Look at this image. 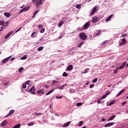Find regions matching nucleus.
Masks as SVG:
<instances>
[{"label":"nucleus","instance_id":"nucleus-1","mask_svg":"<svg viewBox=\"0 0 128 128\" xmlns=\"http://www.w3.org/2000/svg\"><path fill=\"white\" fill-rule=\"evenodd\" d=\"M79 38L80 40H86L88 38V36H86L84 32H81L79 34Z\"/></svg>","mask_w":128,"mask_h":128},{"label":"nucleus","instance_id":"nucleus-2","mask_svg":"<svg viewBox=\"0 0 128 128\" xmlns=\"http://www.w3.org/2000/svg\"><path fill=\"white\" fill-rule=\"evenodd\" d=\"M32 2L34 4H35L38 8L42 4V0H32Z\"/></svg>","mask_w":128,"mask_h":128},{"label":"nucleus","instance_id":"nucleus-3","mask_svg":"<svg viewBox=\"0 0 128 128\" xmlns=\"http://www.w3.org/2000/svg\"><path fill=\"white\" fill-rule=\"evenodd\" d=\"M46 92V90L44 88H41L39 90H38L36 92V94H37V96H42L43 94H44Z\"/></svg>","mask_w":128,"mask_h":128},{"label":"nucleus","instance_id":"nucleus-4","mask_svg":"<svg viewBox=\"0 0 128 128\" xmlns=\"http://www.w3.org/2000/svg\"><path fill=\"white\" fill-rule=\"evenodd\" d=\"M124 66L126 65H122L120 67H117L116 69L114 70V74H118V70H122V68H124Z\"/></svg>","mask_w":128,"mask_h":128},{"label":"nucleus","instance_id":"nucleus-5","mask_svg":"<svg viewBox=\"0 0 128 128\" xmlns=\"http://www.w3.org/2000/svg\"><path fill=\"white\" fill-rule=\"evenodd\" d=\"M29 92H31V94H36V87H34V86H33L30 89Z\"/></svg>","mask_w":128,"mask_h":128},{"label":"nucleus","instance_id":"nucleus-6","mask_svg":"<svg viewBox=\"0 0 128 128\" xmlns=\"http://www.w3.org/2000/svg\"><path fill=\"white\" fill-rule=\"evenodd\" d=\"M12 56H10L9 57H8L7 58L4 59L2 61V64H6V62H8V60H10V58H12Z\"/></svg>","mask_w":128,"mask_h":128},{"label":"nucleus","instance_id":"nucleus-7","mask_svg":"<svg viewBox=\"0 0 128 128\" xmlns=\"http://www.w3.org/2000/svg\"><path fill=\"white\" fill-rule=\"evenodd\" d=\"M126 44V38L122 39V42L120 44V46H124Z\"/></svg>","mask_w":128,"mask_h":128},{"label":"nucleus","instance_id":"nucleus-8","mask_svg":"<svg viewBox=\"0 0 128 128\" xmlns=\"http://www.w3.org/2000/svg\"><path fill=\"white\" fill-rule=\"evenodd\" d=\"M97 22H98V16H94V17L92 19V22L96 24Z\"/></svg>","mask_w":128,"mask_h":128},{"label":"nucleus","instance_id":"nucleus-9","mask_svg":"<svg viewBox=\"0 0 128 128\" xmlns=\"http://www.w3.org/2000/svg\"><path fill=\"white\" fill-rule=\"evenodd\" d=\"M97 8H98L96 6H95L93 8L92 12H91V14H90V16H93V14H96V12Z\"/></svg>","mask_w":128,"mask_h":128},{"label":"nucleus","instance_id":"nucleus-10","mask_svg":"<svg viewBox=\"0 0 128 128\" xmlns=\"http://www.w3.org/2000/svg\"><path fill=\"white\" fill-rule=\"evenodd\" d=\"M90 28V23L88 22H87L84 26V28L82 29V30H88Z\"/></svg>","mask_w":128,"mask_h":128},{"label":"nucleus","instance_id":"nucleus-11","mask_svg":"<svg viewBox=\"0 0 128 128\" xmlns=\"http://www.w3.org/2000/svg\"><path fill=\"white\" fill-rule=\"evenodd\" d=\"M114 122H109L104 125V128H108L110 126H114Z\"/></svg>","mask_w":128,"mask_h":128},{"label":"nucleus","instance_id":"nucleus-12","mask_svg":"<svg viewBox=\"0 0 128 128\" xmlns=\"http://www.w3.org/2000/svg\"><path fill=\"white\" fill-rule=\"evenodd\" d=\"M14 112V110H12L9 112V113L5 116V118H8V116H12V114Z\"/></svg>","mask_w":128,"mask_h":128},{"label":"nucleus","instance_id":"nucleus-13","mask_svg":"<svg viewBox=\"0 0 128 128\" xmlns=\"http://www.w3.org/2000/svg\"><path fill=\"white\" fill-rule=\"evenodd\" d=\"M14 31H11L6 36H5V38H10V36L11 34H14Z\"/></svg>","mask_w":128,"mask_h":128},{"label":"nucleus","instance_id":"nucleus-14","mask_svg":"<svg viewBox=\"0 0 128 128\" xmlns=\"http://www.w3.org/2000/svg\"><path fill=\"white\" fill-rule=\"evenodd\" d=\"M112 16H114V14H111L110 15L106 20V22H110V20H112Z\"/></svg>","mask_w":128,"mask_h":128},{"label":"nucleus","instance_id":"nucleus-15","mask_svg":"<svg viewBox=\"0 0 128 128\" xmlns=\"http://www.w3.org/2000/svg\"><path fill=\"white\" fill-rule=\"evenodd\" d=\"M6 124H8V121L6 120H4L0 124L1 126H6Z\"/></svg>","mask_w":128,"mask_h":128},{"label":"nucleus","instance_id":"nucleus-16","mask_svg":"<svg viewBox=\"0 0 128 128\" xmlns=\"http://www.w3.org/2000/svg\"><path fill=\"white\" fill-rule=\"evenodd\" d=\"M55 90H56V88H54V89L51 90L50 91H49L48 92H47L46 94V96H48L49 94H52V92H54Z\"/></svg>","mask_w":128,"mask_h":128},{"label":"nucleus","instance_id":"nucleus-17","mask_svg":"<svg viewBox=\"0 0 128 128\" xmlns=\"http://www.w3.org/2000/svg\"><path fill=\"white\" fill-rule=\"evenodd\" d=\"M72 65H69L66 69V70H72Z\"/></svg>","mask_w":128,"mask_h":128},{"label":"nucleus","instance_id":"nucleus-18","mask_svg":"<svg viewBox=\"0 0 128 128\" xmlns=\"http://www.w3.org/2000/svg\"><path fill=\"white\" fill-rule=\"evenodd\" d=\"M68 86L67 84H64L62 86L58 87V90H64L65 86Z\"/></svg>","mask_w":128,"mask_h":128},{"label":"nucleus","instance_id":"nucleus-19","mask_svg":"<svg viewBox=\"0 0 128 128\" xmlns=\"http://www.w3.org/2000/svg\"><path fill=\"white\" fill-rule=\"evenodd\" d=\"M70 124V122H67L63 124V128H66V126H68Z\"/></svg>","mask_w":128,"mask_h":128},{"label":"nucleus","instance_id":"nucleus-20","mask_svg":"<svg viewBox=\"0 0 128 128\" xmlns=\"http://www.w3.org/2000/svg\"><path fill=\"white\" fill-rule=\"evenodd\" d=\"M64 24V21H60V22L58 24V26L59 28H60V26H62Z\"/></svg>","mask_w":128,"mask_h":128},{"label":"nucleus","instance_id":"nucleus-21","mask_svg":"<svg viewBox=\"0 0 128 128\" xmlns=\"http://www.w3.org/2000/svg\"><path fill=\"white\" fill-rule=\"evenodd\" d=\"M116 115H114L112 116L108 120V122H110V120H114V118H116Z\"/></svg>","mask_w":128,"mask_h":128},{"label":"nucleus","instance_id":"nucleus-22","mask_svg":"<svg viewBox=\"0 0 128 128\" xmlns=\"http://www.w3.org/2000/svg\"><path fill=\"white\" fill-rule=\"evenodd\" d=\"M4 16H6V18H10V13L5 12L4 14Z\"/></svg>","mask_w":128,"mask_h":128},{"label":"nucleus","instance_id":"nucleus-23","mask_svg":"<svg viewBox=\"0 0 128 128\" xmlns=\"http://www.w3.org/2000/svg\"><path fill=\"white\" fill-rule=\"evenodd\" d=\"M36 34V32H34L32 34H31V38H36L38 34Z\"/></svg>","mask_w":128,"mask_h":128},{"label":"nucleus","instance_id":"nucleus-24","mask_svg":"<svg viewBox=\"0 0 128 128\" xmlns=\"http://www.w3.org/2000/svg\"><path fill=\"white\" fill-rule=\"evenodd\" d=\"M124 90H121L116 96V98H118V96H120V94H122V92H124Z\"/></svg>","mask_w":128,"mask_h":128},{"label":"nucleus","instance_id":"nucleus-25","mask_svg":"<svg viewBox=\"0 0 128 128\" xmlns=\"http://www.w3.org/2000/svg\"><path fill=\"white\" fill-rule=\"evenodd\" d=\"M20 128V124H18L14 126V128Z\"/></svg>","mask_w":128,"mask_h":128},{"label":"nucleus","instance_id":"nucleus-26","mask_svg":"<svg viewBox=\"0 0 128 128\" xmlns=\"http://www.w3.org/2000/svg\"><path fill=\"white\" fill-rule=\"evenodd\" d=\"M44 50V47L42 46L38 47V52H40Z\"/></svg>","mask_w":128,"mask_h":128},{"label":"nucleus","instance_id":"nucleus-27","mask_svg":"<svg viewBox=\"0 0 128 128\" xmlns=\"http://www.w3.org/2000/svg\"><path fill=\"white\" fill-rule=\"evenodd\" d=\"M28 58V56L24 55V56L20 58V60H26Z\"/></svg>","mask_w":128,"mask_h":128},{"label":"nucleus","instance_id":"nucleus-28","mask_svg":"<svg viewBox=\"0 0 128 128\" xmlns=\"http://www.w3.org/2000/svg\"><path fill=\"white\" fill-rule=\"evenodd\" d=\"M28 10H30V8H28V7H24L23 8V10H24V12H28Z\"/></svg>","mask_w":128,"mask_h":128},{"label":"nucleus","instance_id":"nucleus-29","mask_svg":"<svg viewBox=\"0 0 128 128\" xmlns=\"http://www.w3.org/2000/svg\"><path fill=\"white\" fill-rule=\"evenodd\" d=\"M34 122H30L28 124V126H34Z\"/></svg>","mask_w":128,"mask_h":128},{"label":"nucleus","instance_id":"nucleus-30","mask_svg":"<svg viewBox=\"0 0 128 128\" xmlns=\"http://www.w3.org/2000/svg\"><path fill=\"white\" fill-rule=\"evenodd\" d=\"M116 104V100H113L110 102L109 104V106H112V104Z\"/></svg>","mask_w":128,"mask_h":128},{"label":"nucleus","instance_id":"nucleus-31","mask_svg":"<svg viewBox=\"0 0 128 128\" xmlns=\"http://www.w3.org/2000/svg\"><path fill=\"white\" fill-rule=\"evenodd\" d=\"M24 68L21 67L18 69V72H22V70H24Z\"/></svg>","mask_w":128,"mask_h":128},{"label":"nucleus","instance_id":"nucleus-32","mask_svg":"<svg viewBox=\"0 0 128 128\" xmlns=\"http://www.w3.org/2000/svg\"><path fill=\"white\" fill-rule=\"evenodd\" d=\"M82 124H84V121H80V122H79V124H78V126H82Z\"/></svg>","mask_w":128,"mask_h":128},{"label":"nucleus","instance_id":"nucleus-33","mask_svg":"<svg viewBox=\"0 0 128 128\" xmlns=\"http://www.w3.org/2000/svg\"><path fill=\"white\" fill-rule=\"evenodd\" d=\"M44 30H46V29H45L44 28H42L40 30V34H44Z\"/></svg>","mask_w":128,"mask_h":128},{"label":"nucleus","instance_id":"nucleus-34","mask_svg":"<svg viewBox=\"0 0 128 128\" xmlns=\"http://www.w3.org/2000/svg\"><path fill=\"white\" fill-rule=\"evenodd\" d=\"M38 10H36L34 13V15L32 16V18H34L36 16V14H38Z\"/></svg>","mask_w":128,"mask_h":128},{"label":"nucleus","instance_id":"nucleus-35","mask_svg":"<svg viewBox=\"0 0 128 128\" xmlns=\"http://www.w3.org/2000/svg\"><path fill=\"white\" fill-rule=\"evenodd\" d=\"M68 76V74L66 72H64L62 74L63 76Z\"/></svg>","mask_w":128,"mask_h":128},{"label":"nucleus","instance_id":"nucleus-36","mask_svg":"<svg viewBox=\"0 0 128 128\" xmlns=\"http://www.w3.org/2000/svg\"><path fill=\"white\" fill-rule=\"evenodd\" d=\"M76 106H82V102H78L76 104Z\"/></svg>","mask_w":128,"mask_h":128},{"label":"nucleus","instance_id":"nucleus-37","mask_svg":"<svg viewBox=\"0 0 128 128\" xmlns=\"http://www.w3.org/2000/svg\"><path fill=\"white\" fill-rule=\"evenodd\" d=\"M82 6V4H77L76 6V8H80V7Z\"/></svg>","mask_w":128,"mask_h":128},{"label":"nucleus","instance_id":"nucleus-38","mask_svg":"<svg viewBox=\"0 0 128 128\" xmlns=\"http://www.w3.org/2000/svg\"><path fill=\"white\" fill-rule=\"evenodd\" d=\"M106 95L105 94L101 98L100 100H104V98H106Z\"/></svg>","mask_w":128,"mask_h":128},{"label":"nucleus","instance_id":"nucleus-39","mask_svg":"<svg viewBox=\"0 0 128 128\" xmlns=\"http://www.w3.org/2000/svg\"><path fill=\"white\" fill-rule=\"evenodd\" d=\"M34 116H42V113L34 112Z\"/></svg>","mask_w":128,"mask_h":128},{"label":"nucleus","instance_id":"nucleus-40","mask_svg":"<svg viewBox=\"0 0 128 128\" xmlns=\"http://www.w3.org/2000/svg\"><path fill=\"white\" fill-rule=\"evenodd\" d=\"M4 22L0 21V26H4Z\"/></svg>","mask_w":128,"mask_h":128},{"label":"nucleus","instance_id":"nucleus-41","mask_svg":"<svg viewBox=\"0 0 128 128\" xmlns=\"http://www.w3.org/2000/svg\"><path fill=\"white\" fill-rule=\"evenodd\" d=\"M62 98V96H56V98L57 99H60Z\"/></svg>","mask_w":128,"mask_h":128},{"label":"nucleus","instance_id":"nucleus-42","mask_svg":"<svg viewBox=\"0 0 128 128\" xmlns=\"http://www.w3.org/2000/svg\"><path fill=\"white\" fill-rule=\"evenodd\" d=\"M43 27H44V26H43L42 24H39V25L38 26V28H42Z\"/></svg>","mask_w":128,"mask_h":128},{"label":"nucleus","instance_id":"nucleus-43","mask_svg":"<svg viewBox=\"0 0 128 128\" xmlns=\"http://www.w3.org/2000/svg\"><path fill=\"white\" fill-rule=\"evenodd\" d=\"M22 88H26V84H22Z\"/></svg>","mask_w":128,"mask_h":128},{"label":"nucleus","instance_id":"nucleus-44","mask_svg":"<svg viewBox=\"0 0 128 128\" xmlns=\"http://www.w3.org/2000/svg\"><path fill=\"white\" fill-rule=\"evenodd\" d=\"M9 84H10V82H8L6 83H4V86H8Z\"/></svg>","mask_w":128,"mask_h":128},{"label":"nucleus","instance_id":"nucleus-45","mask_svg":"<svg viewBox=\"0 0 128 128\" xmlns=\"http://www.w3.org/2000/svg\"><path fill=\"white\" fill-rule=\"evenodd\" d=\"M98 82V78H96L92 82Z\"/></svg>","mask_w":128,"mask_h":128},{"label":"nucleus","instance_id":"nucleus-46","mask_svg":"<svg viewBox=\"0 0 128 128\" xmlns=\"http://www.w3.org/2000/svg\"><path fill=\"white\" fill-rule=\"evenodd\" d=\"M30 84V81L28 80L26 82V84Z\"/></svg>","mask_w":128,"mask_h":128},{"label":"nucleus","instance_id":"nucleus-47","mask_svg":"<svg viewBox=\"0 0 128 128\" xmlns=\"http://www.w3.org/2000/svg\"><path fill=\"white\" fill-rule=\"evenodd\" d=\"M22 30V28H19L15 32V34H16V32H20Z\"/></svg>","mask_w":128,"mask_h":128},{"label":"nucleus","instance_id":"nucleus-48","mask_svg":"<svg viewBox=\"0 0 128 128\" xmlns=\"http://www.w3.org/2000/svg\"><path fill=\"white\" fill-rule=\"evenodd\" d=\"M94 84H91L90 85V88H94Z\"/></svg>","mask_w":128,"mask_h":128},{"label":"nucleus","instance_id":"nucleus-49","mask_svg":"<svg viewBox=\"0 0 128 128\" xmlns=\"http://www.w3.org/2000/svg\"><path fill=\"white\" fill-rule=\"evenodd\" d=\"M101 100H102L101 99H100V100H97L98 104H102Z\"/></svg>","mask_w":128,"mask_h":128},{"label":"nucleus","instance_id":"nucleus-50","mask_svg":"<svg viewBox=\"0 0 128 128\" xmlns=\"http://www.w3.org/2000/svg\"><path fill=\"white\" fill-rule=\"evenodd\" d=\"M58 82V81L56 80H54L52 81V84H56Z\"/></svg>","mask_w":128,"mask_h":128},{"label":"nucleus","instance_id":"nucleus-51","mask_svg":"<svg viewBox=\"0 0 128 128\" xmlns=\"http://www.w3.org/2000/svg\"><path fill=\"white\" fill-rule=\"evenodd\" d=\"M96 36H100V32H98L96 33Z\"/></svg>","mask_w":128,"mask_h":128},{"label":"nucleus","instance_id":"nucleus-52","mask_svg":"<svg viewBox=\"0 0 128 128\" xmlns=\"http://www.w3.org/2000/svg\"><path fill=\"white\" fill-rule=\"evenodd\" d=\"M128 34H125L122 35V37L124 38V36H126Z\"/></svg>","mask_w":128,"mask_h":128},{"label":"nucleus","instance_id":"nucleus-53","mask_svg":"<svg viewBox=\"0 0 128 128\" xmlns=\"http://www.w3.org/2000/svg\"><path fill=\"white\" fill-rule=\"evenodd\" d=\"M126 104V102H124L122 103V106H124Z\"/></svg>","mask_w":128,"mask_h":128},{"label":"nucleus","instance_id":"nucleus-54","mask_svg":"<svg viewBox=\"0 0 128 128\" xmlns=\"http://www.w3.org/2000/svg\"><path fill=\"white\" fill-rule=\"evenodd\" d=\"M105 94L108 96L110 94V92L106 93Z\"/></svg>","mask_w":128,"mask_h":128},{"label":"nucleus","instance_id":"nucleus-55","mask_svg":"<svg viewBox=\"0 0 128 128\" xmlns=\"http://www.w3.org/2000/svg\"><path fill=\"white\" fill-rule=\"evenodd\" d=\"M42 40H44V38H42L40 40V42H42Z\"/></svg>","mask_w":128,"mask_h":128},{"label":"nucleus","instance_id":"nucleus-56","mask_svg":"<svg viewBox=\"0 0 128 128\" xmlns=\"http://www.w3.org/2000/svg\"><path fill=\"white\" fill-rule=\"evenodd\" d=\"M24 9H22V10H21L20 11V12H24Z\"/></svg>","mask_w":128,"mask_h":128},{"label":"nucleus","instance_id":"nucleus-57","mask_svg":"<svg viewBox=\"0 0 128 128\" xmlns=\"http://www.w3.org/2000/svg\"><path fill=\"white\" fill-rule=\"evenodd\" d=\"M9 22H8V21H7L6 22V26H8V24Z\"/></svg>","mask_w":128,"mask_h":128},{"label":"nucleus","instance_id":"nucleus-58","mask_svg":"<svg viewBox=\"0 0 128 128\" xmlns=\"http://www.w3.org/2000/svg\"><path fill=\"white\" fill-rule=\"evenodd\" d=\"M84 42H81V43H80L79 44L82 46V44H84Z\"/></svg>","mask_w":128,"mask_h":128},{"label":"nucleus","instance_id":"nucleus-59","mask_svg":"<svg viewBox=\"0 0 128 128\" xmlns=\"http://www.w3.org/2000/svg\"><path fill=\"white\" fill-rule=\"evenodd\" d=\"M102 122H104L106 120L105 118H102Z\"/></svg>","mask_w":128,"mask_h":128},{"label":"nucleus","instance_id":"nucleus-60","mask_svg":"<svg viewBox=\"0 0 128 128\" xmlns=\"http://www.w3.org/2000/svg\"><path fill=\"white\" fill-rule=\"evenodd\" d=\"M78 48H82V46L80 44H78Z\"/></svg>","mask_w":128,"mask_h":128},{"label":"nucleus","instance_id":"nucleus-61","mask_svg":"<svg viewBox=\"0 0 128 128\" xmlns=\"http://www.w3.org/2000/svg\"><path fill=\"white\" fill-rule=\"evenodd\" d=\"M103 44H106V41L104 42H103Z\"/></svg>","mask_w":128,"mask_h":128},{"label":"nucleus","instance_id":"nucleus-62","mask_svg":"<svg viewBox=\"0 0 128 128\" xmlns=\"http://www.w3.org/2000/svg\"><path fill=\"white\" fill-rule=\"evenodd\" d=\"M14 60V58H12L11 60H10L12 61V60Z\"/></svg>","mask_w":128,"mask_h":128},{"label":"nucleus","instance_id":"nucleus-63","mask_svg":"<svg viewBox=\"0 0 128 128\" xmlns=\"http://www.w3.org/2000/svg\"><path fill=\"white\" fill-rule=\"evenodd\" d=\"M50 108H52V104H50Z\"/></svg>","mask_w":128,"mask_h":128},{"label":"nucleus","instance_id":"nucleus-64","mask_svg":"<svg viewBox=\"0 0 128 128\" xmlns=\"http://www.w3.org/2000/svg\"><path fill=\"white\" fill-rule=\"evenodd\" d=\"M82 128H86V126H84L82 127Z\"/></svg>","mask_w":128,"mask_h":128}]
</instances>
